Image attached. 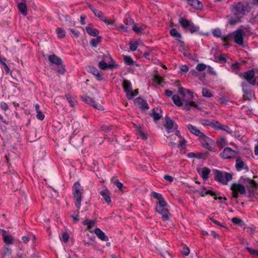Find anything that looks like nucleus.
<instances>
[{
    "instance_id": "obj_54",
    "label": "nucleus",
    "mask_w": 258,
    "mask_h": 258,
    "mask_svg": "<svg viewBox=\"0 0 258 258\" xmlns=\"http://www.w3.org/2000/svg\"><path fill=\"white\" fill-rule=\"evenodd\" d=\"M212 122L213 124H212V125L211 126L213 127L216 130H220V128L223 124H221L219 121H215L214 120H212Z\"/></svg>"
},
{
    "instance_id": "obj_63",
    "label": "nucleus",
    "mask_w": 258,
    "mask_h": 258,
    "mask_svg": "<svg viewBox=\"0 0 258 258\" xmlns=\"http://www.w3.org/2000/svg\"><path fill=\"white\" fill-rule=\"evenodd\" d=\"M182 253L184 255H188L189 253V249L187 246L183 247L181 250Z\"/></svg>"
},
{
    "instance_id": "obj_50",
    "label": "nucleus",
    "mask_w": 258,
    "mask_h": 258,
    "mask_svg": "<svg viewBox=\"0 0 258 258\" xmlns=\"http://www.w3.org/2000/svg\"><path fill=\"white\" fill-rule=\"evenodd\" d=\"M138 94H139V89H135L134 91H133V90H132V91L129 94V95H128V97H127V98L128 100H132L134 98V97L135 96H137Z\"/></svg>"
},
{
    "instance_id": "obj_20",
    "label": "nucleus",
    "mask_w": 258,
    "mask_h": 258,
    "mask_svg": "<svg viewBox=\"0 0 258 258\" xmlns=\"http://www.w3.org/2000/svg\"><path fill=\"white\" fill-rule=\"evenodd\" d=\"M2 231L3 240L5 243L8 245L12 244L13 242V238L12 236L11 235H6V231L4 229L2 230Z\"/></svg>"
},
{
    "instance_id": "obj_52",
    "label": "nucleus",
    "mask_w": 258,
    "mask_h": 258,
    "mask_svg": "<svg viewBox=\"0 0 258 258\" xmlns=\"http://www.w3.org/2000/svg\"><path fill=\"white\" fill-rule=\"evenodd\" d=\"M217 145L221 148H223L226 145L227 142L225 138H220L217 141Z\"/></svg>"
},
{
    "instance_id": "obj_55",
    "label": "nucleus",
    "mask_w": 258,
    "mask_h": 258,
    "mask_svg": "<svg viewBox=\"0 0 258 258\" xmlns=\"http://www.w3.org/2000/svg\"><path fill=\"white\" fill-rule=\"evenodd\" d=\"M212 34L214 37L217 38L221 37L222 36L221 32L219 29H214L212 31Z\"/></svg>"
},
{
    "instance_id": "obj_18",
    "label": "nucleus",
    "mask_w": 258,
    "mask_h": 258,
    "mask_svg": "<svg viewBox=\"0 0 258 258\" xmlns=\"http://www.w3.org/2000/svg\"><path fill=\"white\" fill-rule=\"evenodd\" d=\"M187 128L191 134L199 137L200 138L204 135V134L202 133L198 128L191 124H188Z\"/></svg>"
},
{
    "instance_id": "obj_10",
    "label": "nucleus",
    "mask_w": 258,
    "mask_h": 258,
    "mask_svg": "<svg viewBox=\"0 0 258 258\" xmlns=\"http://www.w3.org/2000/svg\"><path fill=\"white\" fill-rule=\"evenodd\" d=\"M234 41L235 43L242 45L243 43V38L245 36V33L242 29H238L234 32Z\"/></svg>"
},
{
    "instance_id": "obj_6",
    "label": "nucleus",
    "mask_w": 258,
    "mask_h": 258,
    "mask_svg": "<svg viewBox=\"0 0 258 258\" xmlns=\"http://www.w3.org/2000/svg\"><path fill=\"white\" fill-rule=\"evenodd\" d=\"M200 139L203 147L212 152H215L216 151L214 140L210 139L205 134Z\"/></svg>"
},
{
    "instance_id": "obj_30",
    "label": "nucleus",
    "mask_w": 258,
    "mask_h": 258,
    "mask_svg": "<svg viewBox=\"0 0 258 258\" xmlns=\"http://www.w3.org/2000/svg\"><path fill=\"white\" fill-rule=\"evenodd\" d=\"M202 188L203 190H205V192H204L203 191H200L199 190L197 191V192H198L199 194L201 197H204L206 195H210L211 196H215V192L211 190H207L205 186H203Z\"/></svg>"
},
{
    "instance_id": "obj_34",
    "label": "nucleus",
    "mask_w": 258,
    "mask_h": 258,
    "mask_svg": "<svg viewBox=\"0 0 258 258\" xmlns=\"http://www.w3.org/2000/svg\"><path fill=\"white\" fill-rule=\"evenodd\" d=\"M66 97L71 107H74L76 106V105L77 104V101L75 100V99L74 98L73 96L68 94L66 95Z\"/></svg>"
},
{
    "instance_id": "obj_37",
    "label": "nucleus",
    "mask_w": 258,
    "mask_h": 258,
    "mask_svg": "<svg viewBox=\"0 0 258 258\" xmlns=\"http://www.w3.org/2000/svg\"><path fill=\"white\" fill-rule=\"evenodd\" d=\"M209 153L208 152L197 153V158L198 159H206L209 157Z\"/></svg>"
},
{
    "instance_id": "obj_44",
    "label": "nucleus",
    "mask_w": 258,
    "mask_h": 258,
    "mask_svg": "<svg viewBox=\"0 0 258 258\" xmlns=\"http://www.w3.org/2000/svg\"><path fill=\"white\" fill-rule=\"evenodd\" d=\"M203 96L205 97L210 98L213 96V94L207 88H203L202 90Z\"/></svg>"
},
{
    "instance_id": "obj_15",
    "label": "nucleus",
    "mask_w": 258,
    "mask_h": 258,
    "mask_svg": "<svg viewBox=\"0 0 258 258\" xmlns=\"http://www.w3.org/2000/svg\"><path fill=\"white\" fill-rule=\"evenodd\" d=\"M165 124L164 127L167 131L168 133L170 132V130L173 128L176 130L177 129L178 125L174 123V121L171 119V118L168 116H166L165 117Z\"/></svg>"
},
{
    "instance_id": "obj_53",
    "label": "nucleus",
    "mask_w": 258,
    "mask_h": 258,
    "mask_svg": "<svg viewBox=\"0 0 258 258\" xmlns=\"http://www.w3.org/2000/svg\"><path fill=\"white\" fill-rule=\"evenodd\" d=\"M220 130L226 132L229 134H232L233 131L227 125L223 124L222 126L220 127Z\"/></svg>"
},
{
    "instance_id": "obj_29",
    "label": "nucleus",
    "mask_w": 258,
    "mask_h": 258,
    "mask_svg": "<svg viewBox=\"0 0 258 258\" xmlns=\"http://www.w3.org/2000/svg\"><path fill=\"white\" fill-rule=\"evenodd\" d=\"M102 37L100 36H97L96 38L92 39L90 41V45L91 46L96 47L98 44L101 42Z\"/></svg>"
},
{
    "instance_id": "obj_40",
    "label": "nucleus",
    "mask_w": 258,
    "mask_h": 258,
    "mask_svg": "<svg viewBox=\"0 0 258 258\" xmlns=\"http://www.w3.org/2000/svg\"><path fill=\"white\" fill-rule=\"evenodd\" d=\"M184 104L183 106L184 109L186 110H189L191 107H192L193 105H195V102L194 101H188L187 100H184Z\"/></svg>"
},
{
    "instance_id": "obj_39",
    "label": "nucleus",
    "mask_w": 258,
    "mask_h": 258,
    "mask_svg": "<svg viewBox=\"0 0 258 258\" xmlns=\"http://www.w3.org/2000/svg\"><path fill=\"white\" fill-rule=\"evenodd\" d=\"M231 221L234 224H235L236 225H238L240 226H242L244 225V224L243 220L239 218L238 217H233L231 219Z\"/></svg>"
},
{
    "instance_id": "obj_17",
    "label": "nucleus",
    "mask_w": 258,
    "mask_h": 258,
    "mask_svg": "<svg viewBox=\"0 0 258 258\" xmlns=\"http://www.w3.org/2000/svg\"><path fill=\"white\" fill-rule=\"evenodd\" d=\"M122 87L124 92L126 94V98L128 97V95L133 90L132 85L131 82L129 80L124 79L122 83Z\"/></svg>"
},
{
    "instance_id": "obj_27",
    "label": "nucleus",
    "mask_w": 258,
    "mask_h": 258,
    "mask_svg": "<svg viewBox=\"0 0 258 258\" xmlns=\"http://www.w3.org/2000/svg\"><path fill=\"white\" fill-rule=\"evenodd\" d=\"M244 165L245 164L241 158L239 157L236 159L235 161V168L237 171H239L241 170L243 168H244Z\"/></svg>"
},
{
    "instance_id": "obj_26",
    "label": "nucleus",
    "mask_w": 258,
    "mask_h": 258,
    "mask_svg": "<svg viewBox=\"0 0 258 258\" xmlns=\"http://www.w3.org/2000/svg\"><path fill=\"white\" fill-rule=\"evenodd\" d=\"M241 87L243 92L246 95L251 97V90L250 86L246 83L242 82L241 84Z\"/></svg>"
},
{
    "instance_id": "obj_38",
    "label": "nucleus",
    "mask_w": 258,
    "mask_h": 258,
    "mask_svg": "<svg viewBox=\"0 0 258 258\" xmlns=\"http://www.w3.org/2000/svg\"><path fill=\"white\" fill-rule=\"evenodd\" d=\"M57 36L59 38H64L66 36V32L61 28L58 27L56 29Z\"/></svg>"
},
{
    "instance_id": "obj_22",
    "label": "nucleus",
    "mask_w": 258,
    "mask_h": 258,
    "mask_svg": "<svg viewBox=\"0 0 258 258\" xmlns=\"http://www.w3.org/2000/svg\"><path fill=\"white\" fill-rule=\"evenodd\" d=\"M187 3L190 6L196 9L201 10L203 7V3L198 0H190Z\"/></svg>"
},
{
    "instance_id": "obj_16",
    "label": "nucleus",
    "mask_w": 258,
    "mask_h": 258,
    "mask_svg": "<svg viewBox=\"0 0 258 258\" xmlns=\"http://www.w3.org/2000/svg\"><path fill=\"white\" fill-rule=\"evenodd\" d=\"M18 3L17 7L18 9L21 13L24 15L26 16L27 15V9L26 4V0H16Z\"/></svg>"
},
{
    "instance_id": "obj_19",
    "label": "nucleus",
    "mask_w": 258,
    "mask_h": 258,
    "mask_svg": "<svg viewBox=\"0 0 258 258\" xmlns=\"http://www.w3.org/2000/svg\"><path fill=\"white\" fill-rule=\"evenodd\" d=\"M48 60L52 64L56 65L61 64L62 61L61 59L55 54L49 55L48 57Z\"/></svg>"
},
{
    "instance_id": "obj_31",
    "label": "nucleus",
    "mask_w": 258,
    "mask_h": 258,
    "mask_svg": "<svg viewBox=\"0 0 258 258\" xmlns=\"http://www.w3.org/2000/svg\"><path fill=\"white\" fill-rule=\"evenodd\" d=\"M211 172V170L208 167H203L201 174V177L203 179H207L208 178L209 175Z\"/></svg>"
},
{
    "instance_id": "obj_49",
    "label": "nucleus",
    "mask_w": 258,
    "mask_h": 258,
    "mask_svg": "<svg viewBox=\"0 0 258 258\" xmlns=\"http://www.w3.org/2000/svg\"><path fill=\"white\" fill-rule=\"evenodd\" d=\"M186 140L184 138H182L181 140L179 141L177 147L180 150L184 149L186 147Z\"/></svg>"
},
{
    "instance_id": "obj_42",
    "label": "nucleus",
    "mask_w": 258,
    "mask_h": 258,
    "mask_svg": "<svg viewBox=\"0 0 258 258\" xmlns=\"http://www.w3.org/2000/svg\"><path fill=\"white\" fill-rule=\"evenodd\" d=\"M133 30L137 33L142 32V30H144L143 26H139L137 24H134L132 26Z\"/></svg>"
},
{
    "instance_id": "obj_14",
    "label": "nucleus",
    "mask_w": 258,
    "mask_h": 258,
    "mask_svg": "<svg viewBox=\"0 0 258 258\" xmlns=\"http://www.w3.org/2000/svg\"><path fill=\"white\" fill-rule=\"evenodd\" d=\"M162 109L160 107H156L151 110L150 115L153 118L154 121L156 122L162 117Z\"/></svg>"
},
{
    "instance_id": "obj_45",
    "label": "nucleus",
    "mask_w": 258,
    "mask_h": 258,
    "mask_svg": "<svg viewBox=\"0 0 258 258\" xmlns=\"http://www.w3.org/2000/svg\"><path fill=\"white\" fill-rule=\"evenodd\" d=\"M84 225H87L89 229L92 228L95 225V222L92 220L86 219L83 223Z\"/></svg>"
},
{
    "instance_id": "obj_32",
    "label": "nucleus",
    "mask_w": 258,
    "mask_h": 258,
    "mask_svg": "<svg viewBox=\"0 0 258 258\" xmlns=\"http://www.w3.org/2000/svg\"><path fill=\"white\" fill-rule=\"evenodd\" d=\"M57 66L53 69L56 72L58 73L60 75H63L66 72L65 66L61 63V64L56 65Z\"/></svg>"
},
{
    "instance_id": "obj_13",
    "label": "nucleus",
    "mask_w": 258,
    "mask_h": 258,
    "mask_svg": "<svg viewBox=\"0 0 258 258\" xmlns=\"http://www.w3.org/2000/svg\"><path fill=\"white\" fill-rule=\"evenodd\" d=\"M135 104L138 106L141 110H148L149 109V106L146 100L143 99L141 97L137 98L135 100Z\"/></svg>"
},
{
    "instance_id": "obj_1",
    "label": "nucleus",
    "mask_w": 258,
    "mask_h": 258,
    "mask_svg": "<svg viewBox=\"0 0 258 258\" xmlns=\"http://www.w3.org/2000/svg\"><path fill=\"white\" fill-rule=\"evenodd\" d=\"M152 196L154 198L158 200L155 207V211L162 215V219L164 221H168L171 216L169 210L167 208L168 205L162 195L160 194L153 191L152 192Z\"/></svg>"
},
{
    "instance_id": "obj_43",
    "label": "nucleus",
    "mask_w": 258,
    "mask_h": 258,
    "mask_svg": "<svg viewBox=\"0 0 258 258\" xmlns=\"http://www.w3.org/2000/svg\"><path fill=\"white\" fill-rule=\"evenodd\" d=\"M136 133L138 135L140 136L143 138V139L146 140L147 139L145 134L142 131L141 126L137 127Z\"/></svg>"
},
{
    "instance_id": "obj_28",
    "label": "nucleus",
    "mask_w": 258,
    "mask_h": 258,
    "mask_svg": "<svg viewBox=\"0 0 258 258\" xmlns=\"http://www.w3.org/2000/svg\"><path fill=\"white\" fill-rule=\"evenodd\" d=\"M191 22L187 19L180 17L179 19V23L184 28L188 29Z\"/></svg>"
},
{
    "instance_id": "obj_7",
    "label": "nucleus",
    "mask_w": 258,
    "mask_h": 258,
    "mask_svg": "<svg viewBox=\"0 0 258 258\" xmlns=\"http://www.w3.org/2000/svg\"><path fill=\"white\" fill-rule=\"evenodd\" d=\"M230 189L232 190V197L237 199L239 195H244L246 193L245 187L242 184L233 183L231 185Z\"/></svg>"
},
{
    "instance_id": "obj_12",
    "label": "nucleus",
    "mask_w": 258,
    "mask_h": 258,
    "mask_svg": "<svg viewBox=\"0 0 258 258\" xmlns=\"http://www.w3.org/2000/svg\"><path fill=\"white\" fill-rule=\"evenodd\" d=\"M81 98L84 102L92 106L94 108L99 110H103V107L100 104L96 103V102L89 96L84 95L81 97Z\"/></svg>"
},
{
    "instance_id": "obj_2",
    "label": "nucleus",
    "mask_w": 258,
    "mask_h": 258,
    "mask_svg": "<svg viewBox=\"0 0 258 258\" xmlns=\"http://www.w3.org/2000/svg\"><path fill=\"white\" fill-rule=\"evenodd\" d=\"M230 9L235 16L240 14L245 15L250 12L251 8L249 6L247 3L243 5L241 2H235L230 6Z\"/></svg>"
},
{
    "instance_id": "obj_24",
    "label": "nucleus",
    "mask_w": 258,
    "mask_h": 258,
    "mask_svg": "<svg viewBox=\"0 0 258 258\" xmlns=\"http://www.w3.org/2000/svg\"><path fill=\"white\" fill-rule=\"evenodd\" d=\"M90 71L98 81H100L103 80L102 74L100 73L96 68L94 67L91 68Z\"/></svg>"
},
{
    "instance_id": "obj_58",
    "label": "nucleus",
    "mask_w": 258,
    "mask_h": 258,
    "mask_svg": "<svg viewBox=\"0 0 258 258\" xmlns=\"http://www.w3.org/2000/svg\"><path fill=\"white\" fill-rule=\"evenodd\" d=\"M247 251L253 255L258 256V250H255L251 247H246Z\"/></svg>"
},
{
    "instance_id": "obj_41",
    "label": "nucleus",
    "mask_w": 258,
    "mask_h": 258,
    "mask_svg": "<svg viewBox=\"0 0 258 258\" xmlns=\"http://www.w3.org/2000/svg\"><path fill=\"white\" fill-rule=\"evenodd\" d=\"M153 81L160 85H162L164 82L163 78L158 75L154 76Z\"/></svg>"
},
{
    "instance_id": "obj_8",
    "label": "nucleus",
    "mask_w": 258,
    "mask_h": 258,
    "mask_svg": "<svg viewBox=\"0 0 258 258\" xmlns=\"http://www.w3.org/2000/svg\"><path fill=\"white\" fill-rule=\"evenodd\" d=\"M103 58L104 60H106V58H109L111 60V63H107L104 60L100 61L98 63V67L101 70H105L108 68L112 69L113 68H116L118 67V64L115 63L114 61L110 55H103Z\"/></svg>"
},
{
    "instance_id": "obj_51",
    "label": "nucleus",
    "mask_w": 258,
    "mask_h": 258,
    "mask_svg": "<svg viewBox=\"0 0 258 258\" xmlns=\"http://www.w3.org/2000/svg\"><path fill=\"white\" fill-rule=\"evenodd\" d=\"M200 122L202 124L204 125H207V126H211L212 125V124L213 123L212 122V120H209L207 119H203L200 120Z\"/></svg>"
},
{
    "instance_id": "obj_59",
    "label": "nucleus",
    "mask_w": 258,
    "mask_h": 258,
    "mask_svg": "<svg viewBox=\"0 0 258 258\" xmlns=\"http://www.w3.org/2000/svg\"><path fill=\"white\" fill-rule=\"evenodd\" d=\"M69 235L68 233H63L61 236V238H60V240L64 242H67L69 241Z\"/></svg>"
},
{
    "instance_id": "obj_35",
    "label": "nucleus",
    "mask_w": 258,
    "mask_h": 258,
    "mask_svg": "<svg viewBox=\"0 0 258 258\" xmlns=\"http://www.w3.org/2000/svg\"><path fill=\"white\" fill-rule=\"evenodd\" d=\"M170 35L174 38L176 39L177 38H180L181 37V35L180 33H179L177 30L175 28H172L169 32Z\"/></svg>"
},
{
    "instance_id": "obj_56",
    "label": "nucleus",
    "mask_w": 258,
    "mask_h": 258,
    "mask_svg": "<svg viewBox=\"0 0 258 258\" xmlns=\"http://www.w3.org/2000/svg\"><path fill=\"white\" fill-rule=\"evenodd\" d=\"M138 46V42H131L130 43V48L131 51H134L137 50Z\"/></svg>"
},
{
    "instance_id": "obj_25",
    "label": "nucleus",
    "mask_w": 258,
    "mask_h": 258,
    "mask_svg": "<svg viewBox=\"0 0 258 258\" xmlns=\"http://www.w3.org/2000/svg\"><path fill=\"white\" fill-rule=\"evenodd\" d=\"M100 194L108 204L111 203V201L110 197V192L107 189L101 191Z\"/></svg>"
},
{
    "instance_id": "obj_3",
    "label": "nucleus",
    "mask_w": 258,
    "mask_h": 258,
    "mask_svg": "<svg viewBox=\"0 0 258 258\" xmlns=\"http://www.w3.org/2000/svg\"><path fill=\"white\" fill-rule=\"evenodd\" d=\"M214 179L219 182L226 185L227 182L232 179V174L226 172H223L219 170H215Z\"/></svg>"
},
{
    "instance_id": "obj_5",
    "label": "nucleus",
    "mask_w": 258,
    "mask_h": 258,
    "mask_svg": "<svg viewBox=\"0 0 258 258\" xmlns=\"http://www.w3.org/2000/svg\"><path fill=\"white\" fill-rule=\"evenodd\" d=\"M81 186L79 182L74 183L73 188V198L75 200L76 207L79 209L82 199V193L81 192Z\"/></svg>"
},
{
    "instance_id": "obj_47",
    "label": "nucleus",
    "mask_w": 258,
    "mask_h": 258,
    "mask_svg": "<svg viewBox=\"0 0 258 258\" xmlns=\"http://www.w3.org/2000/svg\"><path fill=\"white\" fill-rule=\"evenodd\" d=\"M123 60L127 65H132L134 64V60L130 56H123Z\"/></svg>"
},
{
    "instance_id": "obj_9",
    "label": "nucleus",
    "mask_w": 258,
    "mask_h": 258,
    "mask_svg": "<svg viewBox=\"0 0 258 258\" xmlns=\"http://www.w3.org/2000/svg\"><path fill=\"white\" fill-rule=\"evenodd\" d=\"M239 76L244 78L249 84L252 86H254L256 84L254 72L252 69L244 72L242 75L241 74H240Z\"/></svg>"
},
{
    "instance_id": "obj_36",
    "label": "nucleus",
    "mask_w": 258,
    "mask_h": 258,
    "mask_svg": "<svg viewBox=\"0 0 258 258\" xmlns=\"http://www.w3.org/2000/svg\"><path fill=\"white\" fill-rule=\"evenodd\" d=\"M172 99L174 103L177 106H182V104L180 98L177 95H174L172 97Z\"/></svg>"
},
{
    "instance_id": "obj_48",
    "label": "nucleus",
    "mask_w": 258,
    "mask_h": 258,
    "mask_svg": "<svg viewBox=\"0 0 258 258\" xmlns=\"http://www.w3.org/2000/svg\"><path fill=\"white\" fill-rule=\"evenodd\" d=\"M188 29L191 33H193L198 31L199 27L198 26H196L192 22H191Z\"/></svg>"
},
{
    "instance_id": "obj_60",
    "label": "nucleus",
    "mask_w": 258,
    "mask_h": 258,
    "mask_svg": "<svg viewBox=\"0 0 258 258\" xmlns=\"http://www.w3.org/2000/svg\"><path fill=\"white\" fill-rule=\"evenodd\" d=\"M238 22H241V19L238 17L236 19H231L229 20V23L231 25H235Z\"/></svg>"
},
{
    "instance_id": "obj_11",
    "label": "nucleus",
    "mask_w": 258,
    "mask_h": 258,
    "mask_svg": "<svg viewBox=\"0 0 258 258\" xmlns=\"http://www.w3.org/2000/svg\"><path fill=\"white\" fill-rule=\"evenodd\" d=\"M237 154V152L232 150L229 147H226L224 149L220 156L224 159H230L234 158Z\"/></svg>"
},
{
    "instance_id": "obj_64",
    "label": "nucleus",
    "mask_w": 258,
    "mask_h": 258,
    "mask_svg": "<svg viewBox=\"0 0 258 258\" xmlns=\"http://www.w3.org/2000/svg\"><path fill=\"white\" fill-rule=\"evenodd\" d=\"M1 108L4 110H7L9 109L8 104L5 102H2L0 104Z\"/></svg>"
},
{
    "instance_id": "obj_61",
    "label": "nucleus",
    "mask_w": 258,
    "mask_h": 258,
    "mask_svg": "<svg viewBox=\"0 0 258 258\" xmlns=\"http://www.w3.org/2000/svg\"><path fill=\"white\" fill-rule=\"evenodd\" d=\"M113 183L120 190H122L121 188L123 187V184L121 183L118 179H115L113 181Z\"/></svg>"
},
{
    "instance_id": "obj_21",
    "label": "nucleus",
    "mask_w": 258,
    "mask_h": 258,
    "mask_svg": "<svg viewBox=\"0 0 258 258\" xmlns=\"http://www.w3.org/2000/svg\"><path fill=\"white\" fill-rule=\"evenodd\" d=\"M94 233L97 235L98 237L102 241H107L108 240V237L105 234L100 228H96L94 229Z\"/></svg>"
},
{
    "instance_id": "obj_33",
    "label": "nucleus",
    "mask_w": 258,
    "mask_h": 258,
    "mask_svg": "<svg viewBox=\"0 0 258 258\" xmlns=\"http://www.w3.org/2000/svg\"><path fill=\"white\" fill-rule=\"evenodd\" d=\"M221 39L224 42H228L234 40V33H230L226 36H222Z\"/></svg>"
},
{
    "instance_id": "obj_62",
    "label": "nucleus",
    "mask_w": 258,
    "mask_h": 258,
    "mask_svg": "<svg viewBox=\"0 0 258 258\" xmlns=\"http://www.w3.org/2000/svg\"><path fill=\"white\" fill-rule=\"evenodd\" d=\"M218 101L221 104H226L228 101V99L224 97H220Z\"/></svg>"
},
{
    "instance_id": "obj_4",
    "label": "nucleus",
    "mask_w": 258,
    "mask_h": 258,
    "mask_svg": "<svg viewBox=\"0 0 258 258\" xmlns=\"http://www.w3.org/2000/svg\"><path fill=\"white\" fill-rule=\"evenodd\" d=\"M243 183L245 184L248 183L245 186V189L246 188L248 192L247 197L249 198H253L258 189V183L254 180L248 177L244 178Z\"/></svg>"
},
{
    "instance_id": "obj_57",
    "label": "nucleus",
    "mask_w": 258,
    "mask_h": 258,
    "mask_svg": "<svg viewBox=\"0 0 258 258\" xmlns=\"http://www.w3.org/2000/svg\"><path fill=\"white\" fill-rule=\"evenodd\" d=\"M207 66L204 63H199L196 66V69L200 72L203 71L206 69Z\"/></svg>"
},
{
    "instance_id": "obj_46",
    "label": "nucleus",
    "mask_w": 258,
    "mask_h": 258,
    "mask_svg": "<svg viewBox=\"0 0 258 258\" xmlns=\"http://www.w3.org/2000/svg\"><path fill=\"white\" fill-rule=\"evenodd\" d=\"M98 18L100 19V20L104 22L105 24L107 25H111L113 24V22L110 20H108L106 19V17L104 15L103 13H101L100 16L98 17Z\"/></svg>"
},
{
    "instance_id": "obj_23",
    "label": "nucleus",
    "mask_w": 258,
    "mask_h": 258,
    "mask_svg": "<svg viewBox=\"0 0 258 258\" xmlns=\"http://www.w3.org/2000/svg\"><path fill=\"white\" fill-rule=\"evenodd\" d=\"M91 24L86 27V30L88 34L92 36H97L99 33L98 30L91 27Z\"/></svg>"
}]
</instances>
